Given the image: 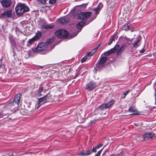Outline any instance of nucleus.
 Segmentation results:
<instances>
[{
	"label": "nucleus",
	"instance_id": "nucleus-1",
	"mask_svg": "<svg viewBox=\"0 0 156 156\" xmlns=\"http://www.w3.org/2000/svg\"><path fill=\"white\" fill-rule=\"evenodd\" d=\"M16 11L19 16L21 15L23 13L28 12L29 8L24 4H19L15 8Z\"/></svg>",
	"mask_w": 156,
	"mask_h": 156
},
{
	"label": "nucleus",
	"instance_id": "nucleus-2",
	"mask_svg": "<svg viewBox=\"0 0 156 156\" xmlns=\"http://www.w3.org/2000/svg\"><path fill=\"white\" fill-rule=\"evenodd\" d=\"M47 44V43H39L36 48H33L32 49V52L33 53H36L44 51L47 50L48 51V47Z\"/></svg>",
	"mask_w": 156,
	"mask_h": 156
},
{
	"label": "nucleus",
	"instance_id": "nucleus-3",
	"mask_svg": "<svg viewBox=\"0 0 156 156\" xmlns=\"http://www.w3.org/2000/svg\"><path fill=\"white\" fill-rule=\"evenodd\" d=\"M56 36L58 37L61 38H65L68 37L69 34L68 32L64 29H60L57 30L55 33Z\"/></svg>",
	"mask_w": 156,
	"mask_h": 156
},
{
	"label": "nucleus",
	"instance_id": "nucleus-4",
	"mask_svg": "<svg viewBox=\"0 0 156 156\" xmlns=\"http://www.w3.org/2000/svg\"><path fill=\"white\" fill-rule=\"evenodd\" d=\"M92 14V12H82L77 14V19L80 20H85L89 18Z\"/></svg>",
	"mask_w": 156,
	"mask_h": 156
},
{
	"label": "nucleus",
	"instance_id": "nucleus-5",
	"mask_svg": "<svg viewBox=\"0 0 156 156\" xmlns=\"http://www.w3.org/2000/svg\"><path fill=\"white\" fill-rule=\"evenodd\" d=\"M51 98V95L50 94H48L42 98H38V101L37 102L38 104L37 109H38L42 104L45 103L46 102L45 101L48 99H50Z\"/></svg>",
	"mask_w": 156,
	"mask_h": 156
},
{
	"label": "nucleus",
	"instance_id": "nucleus-6",
	"mask_svg": "<svg viewBox=\"0 0 156 156\" xmlns=\"http://www.w3.org/2000/svg\"><path fill=\"white\" fill-rule=\"evenodd\" d=\"M115 102V101L113 100H112L108 103H104L99 106L98 108L101 109V110H103L105 109L108 108L111 105H113Z\"/></svg>",
	"mask_w": 156,
	"mask_h": 156
},
{
	"label": "nucleus",
	"instance_id": "nucleus-7",
	"mask_svg": "<svg viewBox=\"0 0 156 156\" xmlns=\"http://www.w3.org/2000/svg\"><path fill=\"white\" fill-rule=\"evenodd\" d=\"M119 48V45H116L114 48H112L110 50L105 52L104 53V55L105 56H108L111 54L116 51Z\"/></svg>",
	"mask_w": 156,
	"mask_h": 156
},
{
	"label": "nucleus",
	"instance_id": "nucleus-8",
	"mask_svg": "<svg viewBox=\"0 0 156 156\" xmlns=\"http://www.w3.org/2000/svg\"><path fill=\"white\" fill-rule=\"evenodd\" d=\"M0 2L2 6L5 8L9 7L12 4L11 0H0Z\"/></svg>",
	"mask_w": 156,
	"mask_h": 156
},
{
	"label": "nucleus",
	"instance_id": "nucleus-9",
	"mask_svg": "<svg viewBox=\"0 0 156 156\" xmlns=\"http://www.w3.org/2000/svg\"><path fill=\"white\" fill-rule=\"evenodd\" d=\"M13 101L9 103L6 106L7 108L9 109L12 111H15L17 109V108L16 106Z\"/></svg>",
	"mask_w": 156,
	"mask_h": 156
},
{
	"label": "nucleus",
	"instance_id": "nucleus-10",
	"mask_svg": "<svg viewBox=\"0 0 156 156\" xmlns=\"http://www.w3.org/2000/svg\"><path fill=\"white\" fill-rule=\"evenodd\" d=\"M96 83L93 81H91L87 85L85 89L90 90H93L95 87Z\"/></svg>",
	"mask_w": 156,
	"mask_h": 156
},
{
	"label": "nucleus",
	"instance_id": "nucleus-11",
	"mask_svg": "<svg viewBox=\"0 0 156 156\" xmlns=\"http://www.w3.org/2000/svg\"><path fill=\"white\" fill-rule=\"evenodd\" d=\"M21 96V94L18 93L15 96L14 98L13 102L17 104V106L20 103Z\"/></svg>",
	"mask_w": 156,
	"mask_h": 156
},
{
	"label": "nucleus",
	"instance_id": "nucleus-12",
	"mask_svg": "<svg viewBox=\"0 0 156 156\" xmlns=\"http://www.w3.org/2000/svg\"><path fill=\"white\" fill-rule=\"evenodd\" d=\"M140 38V36L136 38V40L132 43V44L134 48H136L140 45V42L141 40Z\"/></svg>",
	"mask_w": 156,
	"mask_h": 156
},
{
	"label": "nucleus",
	"instance_id": "nucleus-13",
	"mask_svg": "<svg viewBox=\"0 0 156 156\" xmlns=\"http://www.w3.org/2000/svg\"><path fill=\"white\" fill-rule=\"evenodd\" d=\"M70 19L68 16H66L60 18L59 20V21L61 23H68L69 22Z\"/></svg>",
	"mask_w": 156,
	"mask_h": 156
},
{
	"label": "nucleus",
	"instance_id": "nucleus-14",
	"mask_svg": "<svg viewBox=\"0 0 156 156\" xmlns=\"http://www.w3.org/2000/svg\"><path fill=\"white\" fill-rule=\"evenodd\" d=\"M54 27L55 26L54 25L51 24H44L41 26V28L45 29H52L54 28Z\"/></svg>",
	"mask_w": 156,
	"mask_h": 156
},
{
	"label": "nucleus",
	"instance_id": "nucleus-15",
	"mask_svg": "<svg viewBox=\"0 0 156 156\" xmlns=\"http://www.w3.org/2000/svg\"><path fill=\"white\" fill-rule=\"evenodd\" d=\"M126 45L125 44H123L121 48L119 49L117 52V55H120L123 51L125 50Z\"/></svg>",
	"mask_w": 156,
	"mask_h": 156
},
{
	"label": "nucleus",
	"instance_id": "nucleus-16",
	"mask_svg": "<svg viewBox=\"0 0 156 156\" xmlns=\"http://www.w3.org/2000/svg\"><path fill=\"white\" fill-rule=\"evenodd\" d=\"M43 87L40 86L37 90L36 91V95L37 97H40L43 95L41 94L43 92Z\"/></svg>",
	"mask_w": 156,
	"mask_h": 156
},
{
	"label": "nucleus",
	"instance_id": "nucleus-17",
	"mask_svg": "<svg viewBox=\"0 0 156 156\" xmlns=\"http://www.w3.org/2000/svg\"><path fill=\"white\" fill-rule=\"evenodd\" d=\"M136 139L137 140L140 141V142H142L147 140L152 139V137H136Z\"/></svg>",
	"mask_w": 156,
	"mask_h": 156
},
{
	"label": "nucleus",
	"instance_id": "nucleus-18",
	"mask_svg": "<svg viewBox=\"0 0 156 156\" xmlns=\"http://www.w3.org/2000/svg\"><path fill=\"white\" fill-rule=\"evenodd\" d=\"M103 7V5L100 3L97 6V8L93 9V10L95 12V14H98L99 11H100L101 8Z\"/></svg>",
	"mask_w": 156,
	"mask_h": 156
},
{
	"label": "nucleus",
	"instance_id": "nucleus-19",
	"mask_svg": "<svg viewBox=\"0 0 156 156\" xmlns=\"http://www.w3.org/2000/svg\"><path fill=\"white\" fill-rule=\"evenodd\" d=\"M12 10H7L3 14V15L8 17H11L12 16Z\"/></svg>",
	"mask_w": 156,
	"mask_h": 156
},
{
	"label": "nucleus",
	"instance_id": "nucleus-20",
	"mask_svg": "<svg viewBox=\"0 0 156 156\" xmlns=\"http://www.w3.org/2000/svg\"><path fill=\"white\" fill-rule=\"evenodd\" d=\"M129 111L130 112H133V113L131 114L132 115H138L139 114L137 113V112L136 109L134 108L131 107L129 109Z\"/></svg>",
	"mask_w": 156,
	"mask_h": 156
},
{
	"label": "nucleus",
	"instance_id": "nucleus-21",
	"mask_svg": "<svg viewBox=\"0 0 156 156\" xmlns=\"http://www.w3.org/2000/svg\"><path fill=\"white\" fill-rule=\"evenodd\" d=\"M85 22L84 21H80L76 25L77 29L81 30L82 26L85 24Z\"/></svg>",
	"mask_w": 156,
	"mask_h": 156
},
{
	"label": "nucleus",
	"instance_id": "nucleus-22",
	"mask_svg": "<svg viewBox=\"0 0 156 156\" xmlns=\"http://www.w3.org/2000/svg\"><path fill=\"white\" fill-rule=\"evenodd\" d=\"M42 36V33L40 31H38L36 33L35 36L34 37V38L37 41L39 40Z\"/></svg>",
	"mask_w": 156,
	"mask_h": 156
},
{
	"label": "nucleus",
	"instance_id": "nucleus-23",
	"mask_svg": "<svg viewBox=\"0 0 156 156\" xmlns=\"http://www.w3.org/2000/svg\"><path fill=\"white\" fill-rule=\"evenodd\" d=\"M91 153V152L90 151H83L80 153V156L88 155L90 154Z\"/></svg>",
	"mask_w": 156,
	"mask_h": 156
},
{
	"label": "nucleus",
	"instance_id": "nucleus-24",
	"mask_svg": "<svg viewBox=\"0 0 156 156\" xmlns=\"http://www.w3.org/2000/svg\"><path fill=\"white\" fill-rule=\"evenodd\" d=\"M104 64L99 60L96 64V66L98 68H101L104 66Z\"/></svg>",
	"mask_w": 156,
	"mask_h": 156
},
{
	"label": "nucleus",
	"instance_id": "nucleus-25",
	"mask_svg": "<svg viewBox=\"0 0 156 156\" xmlns=\"http://www.w3.org/2000/svg\"><path fill=\"white\" fill-rule=\"evenodd\" d=\"M154 136V134L152 132L149 131L144 133L143 136Z\"/></svg>",
	"mask_w": 156,
	"mask_h": 156
},
{
	"label": "nucleus",
	"instance_id": "nucleus-26",
	"mask_svg": "<svg viewBox=\"0 0 156 156\" xmlns=\"http://www.w3.org/2000/svg\"><path fill=\"white\" fill-rule=\"evenodd\" d=\"M54 40L53 38H50L47 40L46 42H45V43H47L48 45V47L49 48L50 47L51 44L54 41Z\"/></svg>",
	"mask_w": 156,
	"mask_h": 156
},
{
	"label": "nucleus",
	"instance_id": "nucleus-27",
	"mask_svg": "<svg viewBox=\"0 0 156 156\" xmlns=\"http://www.w3.org/2000/svg\"><path fill=\"white\" fill-rule=\"evenodd\" d=\"M37 41L35 40V39L33 37L32 38L30 39L29 40L27 41V43L28 44H33L35 41Z\"/></svg>",
	"mask_w": 156,
	"mask_h": 156
},
{
	"label": "nucleus",
	"instance_id": "nucleus-28",
	"mask_svg": "<svg viewBox=\"0 0 156 156\" xmlns=\"http://www.w3.org/2000/svg\"><path fill=\"white\" fill-rule=\"evenodd\" d=\"M116 36V34H115L112 37H111V38H110L109 42L108 43V45H110L112 44L113 41L114 40L115 37Z\"/></svg>",
	"mask_w": 156,
	"mask_h": 156
},
{
	"label": "nucleus",
	"instance_id": "nucleus-29",
	"mask_svg": "<svg viewBox=\"0 0 156 156\" xmlns=\"http://www.w3.org/2000/svg\"><path fill=\"white\" fill-rule=\"evenodd\" d=\"M108 59V58L105 57H102L101 58L100 60V61L101 62H103L104 64L107 61Z\"/></svg>",
	"mask_w": 156,
	"mask_h": 156
},
{
	"label": "nucleus",
	"instance_id": "nucleus-30",
	"mask_svg": "<svg viewBox=\"0 0 156 156\" xmlns=\"http://www.w3.org/2000/svg\"><path fill=\"white\" fill-rule=\"evenodd\" d=\"M95 50L92 49L91 51L87 53L86 55L89 57L92 56L95 52Z\"/></svg>",
	"mask_w": 156,
	"mask_h": 156
},
{
	"label": "nucleus",
	"instance_id": "nucleus-31",
	"mask_svg": "<svg viewBox=\"0 0 156 156\" xmlns=\"http://www.w3.org/2000/svg\"><path fill=\"white\" fill-rule=\"evenodd\" d=\"M129 29V25L128 24H125L122 28V30H127Z\"/></svg>",
	"mask_w": 156,
	"mask_h": 156
},
{
	"label": "nucleus",
	"instance_id": "nucleus-32",
	"mask_svg": "<svg viewBox=\"0 0 156 156\" xmlns=\"http://www.w3.org/2000/svg\"><path fill=\"white\" fill-rule=\"evenodd\" d=\"M87 58V56L86 55H85L81 59V62L82 63H83L84 62L86 59Z\"/></svg>",
	"mask_w": 156,
	"mask_h": 156
},
{
	"label": "nucleus",
	"instance_id": "nucleus-33",
	"mask_svg": "<svg viewBox=\"0 0 156 156\" xmlns=\"http://www.w3.org/2000/svg\"><path fill=\"white\" fill-rule=\"evenodd\" d=\"M56 2V0H50L49 1V3L50 4H55Z\"/></svg>",
	"mask_w": 156,
	"mask_h": 156
},
{
	"label": "nucleus",
	"instance_id": "nucleus-34",
	"mask_svg": "<svg viewBox=\"0 0 156 156\" xmlns=\"http://www.w3.org/2000/svg\"><path fill=\"white\" fill-rule=\"evenodd\" d=\"M38 1L40 2L41 3L44 4H46V2L45 0H37Z\"/></svg>",
	"mask_w": 156,
	"mask_h": 156
},
{
	"label": "nucleus",
	"instance_id": "nucleus-35",
	"mask_svg": "<svg viewBox=\"0 0 156 156\" xmlns=\"http://www.w3.org/2000/svg\"><path fill=\"white\" fill-rule=\"evenodd\" d=\"M129 90H128L126 91L125 92L123 93V95H124V96H126V95L129 93Z\"/></svg>",
	"mask_w": 156,
	"mask_h": 156
},
{
	"label": "nucleus",
	"instance_id": "nucleus-36",
	"mask_svg": "<svg viewBox=\"0 0 156 156\" xmlns=\"http://www.w3.org/2000/svg\"><path fill=\"white\" fill-rule=\"evenodd\" d=\"M102 145V144H98V145H97V146H96L95 147H96V148H97V149H98L99 148H100L101 147Z\"/></svg>",
	"mask_w": 156,
	"mask_h": 156
},
{
	"label": "nucleus",
	"instance_id": "nucleus-37",
	"mask_svg": "<svg viewBox=\"0 0 156 156\" xmlns=\"http://www.w3.org/2000/svg\"><path fill=\"white\" fill-rule=\"evenodd\" d=\"M100 46V44H99L95 48L93 49V50H95V52L97 50V49H98L99 48Z\"/></svg>",
	"mask_w": 156,
	"mask_h": 156
},
{
	"label": "nucleus",
	"instance_id": "nucleus-38",
	"mask_svg": "<svg viewBox=\"0 0 156 156\" xmlns=\"http://www.w3.org/2000/svg\"><path fill=\"white\" fill-rule=\"evenodd\" d=\"M87 3H84V4H83L81 5L83 6L84 8H85V7H86L87 6Z\"/></svg>",
	"mask_w": 156,
	"mask_h": 156
},
{
	"label": "nucleus",
	"instance_id": "nucleus-39",
	"mask_svg": "<svg viewBox=\"0 0 156 156\" xmlns=\"http://www.w3.org/2000/svg\"><path fill=\"white\" fill-rule=\"evenodd\" d=\"M78 32H76L74 34V35H72H72H71V36H72V37H74V36H76V35L77 34H78Z\"/></svg>",
	"mask_w": 156,
	"mask_h": 156
},
{
	"label": "nucleus",
	"instance_id": "nucleus-40",
	"mask_svg": "<svg viewBox=\"0 0 156 156\" xmlns=\"http://www.w3.org/2000/svg\"><path fill=\"white\" fill-rule=\"evenodd\" d=\"M96 149H97L96 148V147H94L92 150V152H96Z\"/></svg>",
	"mask_w": 156,
	"mask_h": 156
},
{
	"label": "nucleus",
	"instance_id": "nucleus-41",
	"mask_svg": "<svg viewBox=\"0 0 156 156\" xmlns=\"http://www.w3.org/2000/svg\"><path fill=\"white\" fill-rule=\"evenodd\" d=\"M145 51V50L143 48L141 50H140V53H143Z\"/></svg>",
	"mask_w": 156,
	"mask_h": 156
},
{
	"label": "nucleus",
	"instance_id": "nucleus-42",
	"mask_svg": "<svg viewBox=\"0 0 156 156\" xmlns=\"http://www.w3.org/2000/svg\"><path fill=\"white\" fill-rule=\"evenodd\" d=\"M103 148H102L101 150L99 151L97 153V154H98L99 155H100L101 154V153L102 150Z\"/></svg>",
	"mask_w": 156,
	"mask_h": 156
},
{
	"label": "nucleus",
	"instance_id": "nucleus-43",
	"mask_svg": "<svg viewBox=\"0 0 156 156\" xmlns=\"http://www.w3.org/2000/svg\"><path fill=\"white\" fill-rule=\"evenodd\" d=\"M155 104L156 105V89L155 90Z\"/></svg>",
	"mask_w": 156,
	"mask_h": 156
},
{
	"label": "nucleus",
	"instance_id": "nucleus-44",
	"mask_svg": "<svg viewBox=\"0 0 156 156\" xmlns=\"http://www.w3.org/2000/svg\"><path fill=\"white\" fill-rule=\"evenodd\" d=\"M109 142H112V141L113 140V139L111 138V137H109Z\"/></svg>",
	"mask_w": 156,
	"mask_h": 156
},
{
	"label": "nucleus",
	"instance_id": "nucleus-45",
	"mask_svg": "<svg viewBox=\"0 0 156 156\" xmlns=\"http://www.w3.org/2000/svg\"><path fill=\"white\" fill-rule=\"evenodd\" d=\"M126 97V96H124V95H122L121 97V98L122 99H124Z\"/></svg>",
	"mask_w": 156,
	"mask_h": 156
},
{
	"label": "nucleus",
	"instance_id": "nucleus-46",
	"mask_svg": "<svg viewBox=\"0 0 156 156\" xmlns=\"http://www.w3.org/2000/svg\"><path fill=\"white\" fill-rule=\"evenodd\" d=\"M3 117V115L2 114L0 113V119Z\"/></svg>",
	"mask_w": 156,
	"mask_h": 156
},
{
	"label": "nucleus",
	"instance_id": "nucleus-47",
	"mask_svg": "<svg viewBox=\"0 0 156 156\" xmlns=\"http://www.w3.org/2000/svg\"><path fill=\"white\" fill-rule=\"evenodd\" d=\"M123 38L125 39L126 40H128L129 39V38L126 36H125L124 37H123Z\"/></svg>",
	"mask_w": 156,
	"mask_h": 156
},
{
	"label": "nucleus",
	"instance_id": "nucleus-48",
	"mask_svg": "<svg viewBox=\"0 0 156 156\" xmlns=\"http://www.w3.org/2000/svg\"><path fill=\"white\" fill-rule=\"evenodd\" d=\"M109 137H105V139L106 140H109V138H108Z\"/></svg>",
	"mask_w": 156,
	"mask_h": 156
},
{
	"label": "nucleus",
	"instance_id": "nucleus-49",
	"mask_svg": "<svg viewBox=\"0 0 156 156\" xmlns=\"http://www.w3.org/2000/svg\"><path fill=\"white\" fill-rule=\"evenodd\" d=\"M13 42H14L13 46L15 47L16 46V44L13 41Z\"/></svg>",
	"mask_w": 156,
	"mask_h": 156
},
{
	"label": "nucleus",
	"instance_id": "nucleus-50",
	"mask_svg": "<svg viewBox=\"0 0 156 156\" xmlns=\"http://www.w3.org/2000/svg\"><path fill=\"white\" fill-rule=\"evenodd\" d=\"M94 156H99V155L98 154H95V155Z\"/></svg>",
	"mask_w": 156,
	"mask_h": 156
}]
</instances>
